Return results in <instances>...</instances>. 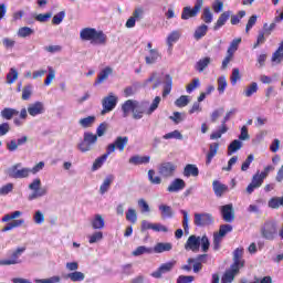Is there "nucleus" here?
<instances>
[{
    "label": "nucleus",
    "instance_id": "nucleus-61",
    "mask_svg": "<svg viewBox=\"0 0 283 283\" xmlns=\"http://www.w3.org/2000/svg\"><path fill=\"white\" fill-rule=\"evenodd\" d=\"M32 96V84L25 85L22 90V101H30Z\"/></svg>",
    "mask_w": 283,
    "mask_h": 283
},
{
    "label": "nucleus",
    "instance_id": "nucleus-54",
    "mask_svg": "<svg viewBox=\"0 0 283 283\" xmlns=\"http://www.w3.org/2000/svg\"><path fill=\"white\" fill-rule=\"evenodd\" d=\"M158 105H160V96H156L149 106V108L145 112L147 116H151L153 112L158 109Z\"/></svg>",
    "mask_w": 283,
    "mask_h": 283
},
{
    "label": "nucleus",
    "instance_id": "nucleus-55",
    "mask_svg": "<svg viewBox=\"0 0 283 283\" xmlns=\"http://www.w3.org/2000/svg\"><path fill=\"white\" fill-rule=\"evenodd\" d=\"M126 220L128 222H132V224H136V222L138 221V216L136 214V210L135 209H128L126 212Z\"/></svg>",
    "mask_w": 283,
    "mask_h": 283
},
{
    "label": "nucleus",
    "instance_id": "nucleus-2",
    "mask_svg": "<svg viewBox=\"0 0 283 283\" xmlns=\"http://www.w3.org/2000/svg\"><path fill=\"white\" fill-rule=\"evenodd\" d=\"M138 101L135 99H127L126 102H124V104L122 105L123 117L127 118L129 114H133V118L135 120H140V118H143L145 114V111L138 108Z\"/></svg>",
    "mask_w": 283,
    "mask_h": 283
},
{
    "label": "nucleus",
    "instance_id": "nucleus-27",
    "mask_svg": "<svg viewBox=\"0 0 283 283\" xmlns=\"http://www.w3.org/2000/svg\"><path fill=\"white\" fill-rule=\"evenodd\" d=\"M113 73L114 70L111 66H106L105 69H103L95 80V85H101V83H105V81H107V78H109V75H112Z\"/></svg>",
    "mask_w": 283,
    "mask_h": 283
},
{
    "label": "nucleus",
    "instance_id": "nucleus-22",
    "mask_svg": "<svg viewBox=\"0 0 283 283\" xmlns=\"http://www.w3.org/2000/svg\"><path fill=\"white\" fill-rule=\"evenodd\" d=\"M242 255H244V249L237 248L233 252L232 266H235L237 269H242L244 266V260H242Z\"/></svg>",
    "mask_w": 283,
    "mask_h": 283
},
{
    "label": "nucleus",
    "instance_id": "nucleus-29",
    "mask_svg": "<svg viewBox=\"0 0 283 283\" xmlns=\"http://www.w3.org/2000/svg\"><path fill=\"white\" fill-rule=\"evenodd\" d=\"M151 160V157L150 156H140V155H135L133 157H130L128 159V163L130 165H135V166H138V165H149V161Z\"/></svg>",
    "mask_w": 283,
    "mask_h": 283
},
{
    "label": "nucleus",
    "instance_id": "nucleus-4",
    "mask_svg": "<svg viewBox=\"0 0 283 283\" xmlns=\"http://www.w3.org/2000/svg\"><path fill=\"white\" fill-rule=\"evenodd\" d=\"M209 254H199L196 259L189 258L187 260L188 264L182 265L181 270L187 271L188 273L191 272V265L193 273H200L202 271V264H207V260Z\"/></svg>",
    "mask_w": 283,
    "mask_h": 283
},
{
    "label": "nucleus",
    "instance_id": "nucleus-15",
    "mask_svg": "<svg viewBox=\"0 0 283 283\" xmlns=\"http://www.w3.org/2000/svg\"><path fill=\"white\" fill-rule=\"evenodd\" d=\"M175 172H176V164L171 161H165L160 164L159 174L164 178H171V176H174Z\"/></svg>",
    "mask_w": 283,
    "mask_h": 283
},
{
    "label": "nucleus",
    "instance_id": "nucleus-21",
    "mask_svg": "<svg viewBox=\"0 0 283 283\" xmlns=\"http://www.w3.org/2000/svg\"><path fill=\"white\" fill-rule=\"evenodd\" d=\"M185 187H187V184L182 179L177 178L171 181V184L167 188V191L169 193H178V191H182Z\"/></svg>",
    "mask_w": 283,
    "mask_h": 283
},
{
    "label": "nucleus",
    "instance_id": "nucleus-38",
    "mask_svg": "<svg viewBox=\"0 0 283 283\" xmlns=\"http://www.w3.org/2000/svg\"><path fill=\"white\" fill-rule=\"evenodd\" d=\"M146 254H150L154 253V249L151 248H147L145 245H139L137 247L133 252L132 255H134V258H138L140 255H145Z\"/></svg>",
    "mask_w": 283,
    "mask_h": 283
},
{
    "label": "nucleus",
    "instance_id": "nucleus-1",
    "mask_svg": "<svg viewBox=\"0 0 283 283\" xmlns=\"http://www.w3.org/2000/svg\"><path fill=\"white\" fill-rule=\"evenodd\" d=\"M81 41H90L92 45H105L107 35L103 31H97L95 28H84L80 31Z\"/></svg>",
    "mask_w": 283,
    "mask_h": 283
},
{
    "label": "nucleus",
    "instance_id": "nucleus-35",
    "mask_svg": "<svg viewBox=\"0 0 283 283\" xmlns=\"http://www.w3.org/2000/svg\"><path fill=\"white\" fill-rule=\"evenodd\" d=\"M210 64H211V57L206 56L203 59H200L196 63L195 70H197V72H202L203 70H207V67H209Z\"/></svg>",
    "mask_w": 283,
    "mask_h": 283
},
{
    "label": "nucleus",
    "instance_id": "nucleus-30",
    "mask_svg": "<svg viewBox=\"0 0 283 283\" xmlns=\"http://www.w3.org/2000/svg\"><path fill=\"white\" fill-rule=\"evenodd\" d=\"M218 149H220V144L212 143L209 145V151L207 154L206 165H211V160H213V158H216V156L218 154Z\"/></svg>",
    "mask_w": 283,
    "mask_h": 283
},
{
    "label": "nucleus",
    "instance_id": "nucleus-17",
    "mask_svg": "<svg viewBox=\"0 0 283 283\" xmlns=\"http://www.w3.org/2000/svg\"><path fill=\"white\" fill-rule=\"evenodd\" d=\"M220 211L224 222H233L235 220V212L233 211V205L229 203V205L222 206Z\"/></svg>",
    "mask_w": 283,
    "mask_h": 283
},
{
    "label": "nucleus",
    "instance_id": "nucleus-31",
    "mask_svg": "<svg viewBox=\"0 0 283 283\" xmlns=\"http://www.w3.org/2000/svg\"><path fill=\"white\" fill-rule=\"evenodd\" d=\"M149 54L150 55L145 57L146 65H154V63H156V61L160 59V53L158 52L157 49H150Z\"/></svg>",
    "mask_w": 283,
    "mask_h": 283
},
{
    "label": "nucleus",
    "instance_id": "nucleus-34",
    "mask_svg": "<svg viewBox=\"0 0 283 283\" xmlns=\"http://www.w3.org/2000/svg\"><path fill=\"white\" fill-rule=\"evenodd\" d=\"M172 248L174 245L169 242H159L154 247L153 251L154 253H165L166 251H171Z\"/></svg>",
    "mask_w": 283,
    "mask_h": 283
},
{
    "label": "nucleus",
    "instance_id": "nucleus-64",
    "mask_svg": "<svg viewBox=\"0 0 283 283\" xmlns=\"http://www.w3.org/2000/svg\"><path fill=\"white\" fill-rule=\"evenodd\" d=\"M193 280H196V277L191 275H179L177 279V283H191L193 282Z\"/></svg>",
    "mask_w": 283,
    "mask_h": 283
},
{
    "label": "nucleus",
    "instance_id": "nucleus-26",
    "mask_svg": "<svg viewBox=\"0 0 283 283\" xmlns=\"http://www.w3.org/2000/svg\"><path fill=\"white\" fill-rule=\"evenodd\" d=\"M28 143V136H22L21 138L17 139H11L10 142L7 143V149L8 151H17L21 145H25Z\"/></svg>",
    "mask_w": 283,
    "mask_h": 283
},
{
    "label": "nucleus",
    "instance_id": "nucleus-8",
    "mask_svg": "<svg viewBox=\"0 0 283 283\" xmlns=\"http://www.w3.org/2000/svg\"><path fill=\"white\" fill-rule=\"evenodd\" d=\"M96 140H98V136H96L93 133H84V139L82 143L78 144V149L83 154L85 151H91L92 150V145H95Z\"/></svg>",
    "mask_w": 283,
    "mask_h": 283
},
{
    "label": "nucleus",
    "instance_id": "nucleus-63",
    "mask_svg": "<svg viewBox=\"0 0 283 283\" xmlns=\"http://www.w3.org/2000/svg\"><path fill=\"white\" fill-rule=\"evenodd\" d=\"M61 282V276H51L49 279H35V283H59Z\"/></svg>",
    "mask_w": 283,
    "mask_h": 283
},
{
    "label": "nucleus",
    "instance_id": "nucleus-60",
    "mask_svg": "<svg viewBox=\"0 0 283 283\" xmlns=\"http://www.w3.org/2000/svg\"><path fill=\"white\" fill-rule=\"evenodd\" d=\"M165 140H171V138H176V140H182V134L179 130L170 132L163 136Z\"/></svg>",
    "mask_w": 283,
    "mask_h": 283
},
{
    "label": "nucleus",
    "instance_id": "nucleus-11",
    "mask_svg": "<svg viewBox=\"0 0 283 283\" xmlns=\"http://www.w3.org/2000/svg\"><path fill=\"white\" fill-rule=\"evenodd\" d=\"M117 103H118V97H116L113 93L104 97L102 101V105H103L102 114H107V112H112L114 107H116Z\"/></svg>",
    "mask_w": 283,
    "mask_h": 283
},
{
    "label": "nucleus",
    "instance_id": "nucleus-12",
    "mask_svg": "<svg viewBox=\"0 0 283 283\" xmlns=\"http://www.w3.org/2000/svg\"><path fill=\"white\" fill-rule=\"evenodd\" d=\"M174 266H176V260L166 262L161 264L155 272L151 273L153 277L160 279L165 273H170V271H174Z\"/></svg>",
    "mask_w": 283,
    "mask_h": 283
},
{
    "label": "nucleus",
    "instance_id": "nucleus-59",
    "mask_svg": "<svg viewBox=\"0 0 283 283\" xmlns=\"http://www.w3.org/2000/svg\"><path fill=\"white\" fill-rule=\"evenodd\" d=\"M176 107H187L189 105V96L181 95L175 102Z\"/></svg>",
    "mask_w": 283,
    "mask_h": 283
},
{
    "label": "nucleus",
    "instance_id": "nucleus-62",
    "mask_svg": "<svg viewBox=\"0 0 283 283\" xmlns=\"http://www.w3.org/2000/svg\"><path fill=\"white\" fill-rule=\"evenodd\" d=\"M96 120V117L94 116H87L85 118L80 119V125L84 128L91 127L92 124Z\"/></svg>",
    "mask_w": 283,
    "mask_h": 283
},
{
    "label": "nucleus",
    "instance_id": "nucleus-5",
    "mask_svg": "<svg viewBox=\"0 0 283 283\" xmlns=\"http://www.w3.org/2000/svg\"><path fill=\"white\" fill-rule=\"evenodd\" d=\"M233 231V226L231 224H221L218 232L213 233V250H220V244H222V238L227 235V233H231Z\"/></svg>",
    "mask_w": 283,
    "mask_h": 283
},
{
    "label": "nucleus",
    "instance_id": "nucleus-7",
    "mask_svg": "<svg viewBox=\"0 0 283 283\" xmlns=\"http://www.w3.org/2000/svg\"><path fill=\"white\" fill-rule=\"evenodd\" d=\"M29 189L34 191L32 195H30L29 200H36V198H43V196L48 195V188H41V179L39 178L34 179L29 185Z\"/></svg>",
    "mask_w": 283,
    "mask_h": 283
},
{
    "label": "nucleus",
    "instance_id": "nucleus-20",
    "mask_svg": "<svg viewBox=\"0 0 283 283\" xmlns=\"http://www.w3.org/2000/svg\"><path fill=\"white\" fill-rule=\"evenodd\" d=\"M43 112H45L43 102H34L28 106V113L30 116H39L40 114H43Z\"/></svg>",
    "mask_w": 283,
    "mask_h": 283
},
{
    "label": "nucleus",
    "instance_id": "nucleus-36",
    "mask_svg": "<svg viewBox=\"0 0 283 283\" xmlns=\"http://www.w3.org/2000/svg\"><path fill=\"white\" fill-rule=\"evenodd\" d=\"M93 229H105V219L101 214H95L91 221Z\"/></svg>",
    "mask_w": 283,
    "mask_h": 283
},
{
    "label": "nucleus",
    "instance_id": "nucleus-58",
    "mask_svg": "<svg viewBox=\"0 0 283 283\" xmlns=\"http://www.w3.org/2000/svg\"><path fill=\"white\" fill-rule=\"evenodd\" d=\"M217 83H218L219 94H224V90H227V77L224 76L218 77Z\"/></svg>",
    "mask_w": 283,
    "mask_h": 283
},
{
    "label": "nucleus",
    "instance_id": "nucleus-52",
    "mask_svg": "<svg viewBox=\"0 0 283 283\" xmlns=\"http://www.w3.org/2000/svg\"><path fill=\"white\" fill-rule=\"evenodd\" d=\"M17 78H19V72L17 69H10L9 73L7 74V83L12 85Z\"/></svg>",
    "mask_w": 283,
    "mask_h": 283
},
{
    "label": "nucleus",
    "instance_id": "nucleus-46",
    "mask_svg": "<svg viewBox=\"0 0 283 283\" xmlns=\"http://www.w3.org/2000/svg\"><path fill=\"white\" fill-rule=\"evenodd\" d=\"M283 61V41L280 43L277 50L272 55L273 63H280Z\"/></svg>",
    "mask_w": 283,
    "mask_h": 283
},
{
    "label": "nucleus",
    "instance_id": "nucleus-16",
    "mask_svg": "<svg viewBox=\"0 0 283 283\" xmlns=\"http://www.w3.org/2000/svg\"><path fill=\"white\" fill-rule=\"evenodd\" d=\"M200 237H196V234H192L188 238V240L185 243L186 251H192V253H198L200 251Z\"/></svg>",
    "mask_w": 283,
    "mask_h": 283
},
{
    "label": "nucleus",
    "instance_id": "nucleus-39",
    "mask_svg": "<svg viewBox=\"0 0 283 283\" xmlns=\"http://www.w3.org/2000/svg\"><path fill=\"white\" fill-rule=\"evenodd\" d=\"M2 118H6V120H12L14 116H19V111L10 107H6L1 112Z\"/></svg>",
    "mask_w": 283,
    "mask_h": 283
},
{
    "label": "nucleus",
    "instance_id": "nucleus-48",
    "mask_svg": "<svg viewBox=\"0 0 283 283\" xmlns=\"http://www.w3.org/2000/svg\"><path fill=\"white\" fill-rule=\"evenodd\" d=\"M240 43H242V38H237L234 40H232V42L230 43V46L228 48V54H232L234 55L235 52H238V48H240Z\"/></svg>",
    "mask_w": 283,
    "mask_h": 283
},
{
    "label": "nucleus",
    "instance_id": "nucleus-44",
    "mask_svg": "<svg viewBox=\"0 0 283 283\" xmlns=\"http://www.w3.org/2000/svg\"><path fill=\"white\" fill-rule=\"evenodd\" d=\"M230 17H231V20H230L231 25H238V23H240V21H242V19L247 17V11L241 10L237 14L231 13Z\"/></svg>",
    "mask_w": 283,
    "mask_h": 283
},
{
    "label": "nucleus",
    "instance_id": "nucleus-18",
    "mask_svg": "<svg viewBox=\"0 0 283 283\" xmlns=\"http://www.w3.org/2000/svg\"><path fill=\"white\" fill-rule=\"evenodd\" d=\"M240 273V268H235V265H231L228 271L221 277V283H231L235 280V275Z\"/></svg>",
    "mask_w": 283,
    "mask_h": 283
},
{
    "label": "nucleus",
    "instance_id": "nucleus-23",
    "mask_svg": "<svg viewBox=\"0 0 283 283\" xmlns=\"http://www.w3.org/2000/svg\"><path fill=\"white\" fill-rule=\"evenodd\" d=\"M144 12L145 10H143V8L135 9L133 12V17H130L126 21V28H136V21H139V19H143Z\"/></svg>",
    "mask_w": 283,
    "mask_h": 283
},
{
    "label": "nucleus",
    "instance_id": "nucleus-42",
    "mask_svg": "<svg viewBox=\"0 0 283 283\" xmlns=\"http://www.w3.org/2000/svg\"><path fill=\"white\" fill-rule=\"evenodd\" d=\"M108 156H109V154L106 150V153L104 155L96 158L95 161L93 163V167H92L93 171H96L97 169H101V167H103L105 160H107Z\"/></svg>",
    "mask_w": 283,
    "mask_h": 283
},
{
    "label": "nucleus",
    "instance_id": "nucleus-56",
    "mask_svg": "<svg viewBox=\"0 0 283 283\" xmlns=\"http://www.w3.org/2000/svg\"><path fill=\"white\" fill-rule=\"evenodd\" d=\"M103 240V232L96 231L93 234L88 235L90 244H96V242H101Z\"/></svg>",
    "mask_w": 283,
    "mask_h": 283
},
{
    "label": "nucleus",
    "instance_id": "nucleus-10",
    "mask_svg": "<svg viewBox=\"0 0 283 283\" xmlns=\"http://www.w3.org/2000/svg\"><path fill=\"white\" fill-rule=\"evenodd\" d=\"M193 224L195 227H209L213 224V216L207 212L195 213Z\"/></svg>",
    "mask_w": 283,
    "mask_h": 283
},
{
    "label": "nucleus",
    "instance_id": "nucleus-51",
    "mask_svg": "<svg viewBox=\"0 0 283 283\" xmlns=\"http://www.w3.org/2000/svg\"><path fill=\"white\" fill-rule=\"evenodd\" d=\"M148 180L151 185H160L163 182V179L156 176V170L154 169L148 170Z\"/></svg>",
    "mask_w": 283,
    "mask_h": 283
},
{
    "label": "nucleus",
    "instance_id": "nucleus-45",
    "mask_svg": "<svg viewBox=\"0 0 283 283\" xmlns=\"http://www.w3.org/2000/svg\"><path fill=\"white\" fill-rule=\"evenodd\" d=\"M24 220L23 219H18V220H13L9 223L6 224L4 228H2V231L6 232V231H12V229H17V227H21L24 224Z\"/></svg>",
    "mask_w": 283,
    "mask_h": 283
},
{
    "label": "nucleus",
    "instance_id": "nucleus-32",
    "mask_svg": "<svg viewBox=\"0 0 283 283\" xmlns=\"http://www.w3.org/2000/svg\"><path fill=\"white\" fill-rule=\"evenodd\" d=\"M165 78H166V83H165L164 91H163L164 98L166 96H169V94H171V87L174 85V77H171V75L166 74Z\"/></svg>",
    "mask_w": 283,
    "mask_h": 283
},
{
    "label": "nucleus",
    "instance_id": "nucleus-47",
    "mask_svg": "<svg viewBox=\"0 0 283 283\" xmlns=\"http://www.w3.org/2000/svg\"><path fill=\"white\" fill-rule=\"evenodd\" d=\"M66 277L71 280V282H83V280H85V274L83 272L75 271L69 273Z\"/></svg>",
    "mask_w": 283,
    "mask_h": 283
},
{
    "label": "nucleus",
    "instance_id": "nucleus-40",
    "mask_svg": "<svg viewBox=\"0 0 283 283\" xmlns=\"http://www.w3.org/2000/svg\"><path fill=\"white\" fill-rule=\"evenodd\" d=\"M242 149V143L239 139H234L229 146H228V156H233L235 151H240Z\"/></svg>",
    "mask_w": 283,
    "mask_h": 283
},
{
    "label": "nucleus",
    "instance_id": "nucleus-6",
    "mask_svg": "<svg viewBox=\"0 0 283 283\" xmlns=\"http://www.w3.org/2000/svg\"><path fill=\"white\" fill-rule=\"evenodd\" d=\"M205 0H196L195 7H185L181 12V19L187 21L189 19H193V17H198L200 10H202V4Z\"/></svg>",
    "mask_w": 283,
    "mask_h": 283
},
{
    "label": "nucleus",
    "instance_id": "nucleus-25",
    "mask_svg": "<svg viewBox=\"0 0 283 283\" xmlns=\"http://www.w3.org/2000/svg\"><path fill=\"white\" fill-rule=\"evenodd\" d=\"M212 189H213L217 198H222V196H224V193H227V191H229V186L220 182L219 180H213Z\"/></svg>",
    "mask_w": 283,
    "mask_h": 283
},
{
    "label": "nucleus",
    "instance_id": "nucleus-14",
    "mask_svg": "<svg viewBox=\"0 0 283 283\" xmlns=\"http://www.w3.org/2000/svg\"><path fill=\"white\" fill-rule=\"evenodd\" d=\"M21 164H15L10 168V176L11 178H28L32 170L30 168H21Z\"/></svg>",
    "mask_w": 283,
    "mask_h": 283
},
{
    "label": "nucleus",
    "instance_id": "nucleus-13",
    "mask_svg": "<svg viewBox=\"0 0 283 283\" xmlns=\"http://www.w3.org/2000/svg\"><path fill=\"white\" fill-rule=\"evenodd\" d=\"M264 185V179L260 176V170H258L253 176L251 182L248 185L245 191L251 195L255 191V189H260V187Z\"/></svg>",
    "mask_w": 283,
    "mask_h": 283
},
{
    "label": "nucleus",
    "instance_id": "nucleus-3",
    "mask_svg": "<svg viewBox=\"0 0 283 283\" xmlns=\"http://www.w3.org/2000/svg\"><path fill=\"white\" fill-rule=\"evenodd\" d=\"M261 237L263 240H269L273 242L280 235V230L277 228V221L275 220H266L260 229Z\"/></svg>",
    "mask_w": 283,
    "mask_h": 283
},
{
    "label": "nucleus",
    "instance_id": "nucleus-41",
    "mask_svg": "<svg viewBox=\"0 0 283 283\" xmlns=\"http://www.w3.org/2000/svg\"><path fill=\"white\" fill-rule=\"evenodd\" d=\"M180 39V32L179 31H172L168 38H167V45L169 48V50H171V48H174V43H177Z\"/></svg>",
    "mask_w": 283,
    "mask_h": 283
},
{
    "label": "nucleus",
    "instance_id": "nucleus-37",
    "mask_svg": "<svg viewBox=\"0 0 283 283\" xmlns=\"http://www.w3.org/2000/svg\"><path fill=\"white\" fill-rule=\"evenodd\" d=\"M207 32H209V27L207 24L199 25L193 33L196 41H200V39L207 36Z\"/></svg>",
    "mask_w": 283,
    "mask_h": 283
},
{
    "label": "nucleus",
    "instance_id": "nucleus-33",
    "mask_svg": "<svg viewBox=\"0 0 283 283\" xmlns=\"http://www.w3.org/2000/svg\"><path fill=\"white\" fill-rule=\"evenodd\" d=\"M112 182H114V176L109 175L107 176L103 184L99 187V193L103 196L109 191V187H112Z\"/></svg>",
    "mask_w": 283,
    "mask_h": 283
},
{
    "label": "nucleus",
    "instance_id": "nucleus-28",
    "mask_svg": "<svg viewBox=\"0 0 283 283\" xmlns=\"http://www.w3.org/2000/svg\"><path fill=\"white\" fill-rule=\"evenodd\" d=\"M184 176L186 178H191V176L193 178H198V176H200V170L198 169V166H196L193 164H188L184 168Z\"/></svg>",
    "mask_w": 283,
    "mask_h": 283
},
{
    "label": "nucleus",
    "instance_id": "nucleus-50",
    "mask_svg": "<svg viewBox=\"0 0 283 283\" xmlns=\"http://www.w3.org/2000/svg\"><path fill=\"white\" fill-rule=\"evenodd\" d=\"M32 34H34V30H32L30 27H22L18 30V36L21 39L32 36Z\"/></svg>",
    "mask_w": 283,
    "mask_h": 283
},
{
    "label": "nucleus",
    "instance_id": "nucleus-43",
    "mask_svg": "<svg viewBox=\"0 0 283 283\" xmlns=\"http://www.w3.org/2000/svg\"><path fill=\"white\" fill-rule=\"evenodd\" d=\"M27 119H28V109L22 108L20 111V118H14L13 124L15 127H21V125H23V123H25Z\"/></svg>",
    "mask_w": 283,
    "mask_h": 283
},
{
    "label": "nucleus",
    "instance_id": "nucleus-9",
    "mask_svg": "<svg viewBox=\"0 0 283 283\" xmlns=\"http://www.w3.org/2000/svg\"><path fill=\"white\" fill-rule=\"evenodd\" d=\"M129 143V137L127 136H118L113 144H109L106 148L107 154H114L116 149L118 151H125V147H127V144Z\"/></svg>",
    "mask_w": 283,
    "mask_h": 283
},
{
    "label": "nucleus",
    "instance_id": "nucleus-57",
    "mask_svg": "<svg viewBox=\"0 0 283 283\" xmlns=\"http://www.w3.org/2000/svg\"><path fill=\"white\" fill-rule=\"evenodd\" d=\"M159 211H161L163 218H171V216H174V211L171 210V207L166 205L159 206Z\"/></svg>",
    "mask_w": 283,
    "mask_h": 283
},
{
    "label": "nucleus",
    "instance_id": "nucleus-19",
    "mask_svg": "<svg viewBox=\"0 0 283 283\" xmlns=\"http://www.w3.org/2000/svg\"><path fill=\"white\" fill-rule=\"evenodd\" d=\"M25 251V248H18L12 254L11 259H6L1 261V264L10 266V264H20L21 260H19V256L21 253Z\"/></svg>",
    "mask_w": 283,
    "mask_h": 283
},
{
    "label": "nucleus",
    "instance_id": "nucleus-24",
    "mask_svg": "<svg viewBox=\"0 0 283 283\" xmlns=\"http://www.w3.org/2000/svg\"><path fill=\"white\" fill-rule=\"evenodd\" d=\"M231 14H232V11H230V10L224 11L223 13L220 14L217 22L213 25L214 32H218V30H220V28H222L227 24L229 19H231Z\"/></svg>",
    "mask_w": 283,
    "mask_h": 283
},
{
    "label": "nucleus",
    "instance_id": "nucleus-53",
    "mask_svg": "<svg viewBox=\"0 0 283 283\" xmlns=\"http://www.w3.org/2000/svg\"><path fill=\"white\" fill-rule=\"evenodd\" d=\"M201 19L205 23H211L213 21V13H211V9L209 7L203 9Z\"/></svg>",
    "mask_w": 283,
    "mask_h": 283
},
{
    "label": "nucleus",
    "instance_id": "nucleus-49",
    "mask_svg": "<svg viewBox=\"0 0 283 283\" xmlns=\"http://www.w3.org/2000/svg\"><path fill=\"white\" fill-rule=\"evenodd\" d=\"M258 93V83L252 82L247 88L244 90L243 94L247 98H251L253 94Z\"/></svg>",
    "mask_w": 283,
    "mask_h": 283
}]
</instances>
